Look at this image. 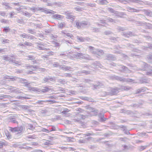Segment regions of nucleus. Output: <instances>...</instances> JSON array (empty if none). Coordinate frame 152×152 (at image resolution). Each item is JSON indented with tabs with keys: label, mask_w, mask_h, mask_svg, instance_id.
I'll return each instance as SVG.
<instances>
[{
	"label": "nucleus",
	"mask_w": 152,
	"mask_h": 152,
	"mask_svg": "<svg viewBox=\"0 0 152 152\" xmlns=\"http://www.w3.org/2000/svg\"><path fill=\"white\" fill-rule=\"evenodd\" d=\"M141 70L146 71V75H152V66L145 63H143L142 65Z\"/></svg>",
	"instance_id": "1"
},
{
	"label": "nucleus",
	"mask_w": 152,
	"mask_h": 152,
	"mask_svg": "<svg viewBox=\"0 0 152 152\" xmlns=\"http://www.w3.org/2000/svg\"><path fill=\"white\" fill-rule=\"evenodd\" d=\"M109 79L112 80H116L118 81L124 82H132L133 80L132 79L129 78H125L115 75H113L109 77Z\"/></svg>",
	"instance_id": "2"
},
{
	"label": "nucleus",
	"mask_w": 152,
	"mask_h": 152,
	"mask_svg": "<svg viewBox=\"0 0 152 152\" xmlns=\"http://www.w3.org/2000/svg\"><path fill=\"white\" fill-rule=\"evenodd\" d=\"M28 89L32 91H34L36 93L39 94L43 92L45 93L50 90V89L47 87H45L43 89H39L37 88H34L31 86H28Z\"/></svg>",
	"instance_id": "3"
},
{
	"label": "nucleus",
	"mask_w": 152,
	"mask_h": 152,
	"mask_svg": "<svg viewBox=\"0 0 152 152\" xmlns=\"http://www.w3.org/2000/svg\"><path fill=\"white\" fill-rule=\"evenodd\" d=\"M90 25L89 22L85 21L81 22L77 21L76 23V27L79 29L88 27Z\"/></svg>",
	"instance_id": "4"
},
{
	"label": "nucleus",
	"mask_w": 152,
	"mask_h": 152,
	"mask_svg": "<svg viewBox=\"0 0 152 152\" xmlns=\"http://www.w3.org/2000/svg\"><path fill=\"white\" fill-rule=\"evenodd\" d=\"M118 66L119 67L117 68L119 71L122 72H126L129 73L131 72V71L126 66L122 65H118Z\"/></svg>",
	"instance_id": "5"
},
{
	"label": "nucleus",
	"mask_w": 152,
	"mask_h": 152,
	"mask_svg": "<svg viewBox=\"0 0 152 152\" xmlns=\"http://www.w3.org/2000/svg\"><path fill=\"white\" fill-rule=\"evenodd\" d=\"M141 50L136 49H133L132 50V52L130 54L129 56H131L134 57H135L137 58H140L141 56L137 53H141Z\"/></svg>",
	"instance_id": "6"
},
{
	"label": "nucleus",
	"mask_w": 152,
	"mask_h": 152,
	"mask_svg": "<svg viewBox=\"0 0 152 152\" xmlns=\"http://www.w3.org/2000/svg\"><path fill=\"white\" fill-rule=\"evenodd\" d=\"M56 130L55 126H49L47 127V129L42 128L41 131L43 132H45L47 133H49L52 131Z\"/></svg>",
	"instance_id": "7"
},
{
	"label": "nucleus",
	"mask_w": 152,
	"mask_h": 152,
	"mask_svg": "<svg viewBox=\"0 0 152 152\" xmlns=\"http://www.w3.org/2000/svg\"><path fill=\"white\" fill-rule=\"evenodd\" d=\"M110 91L109 94L111 96L116 95L119 92V91H118V87H115L114 88H110Z\"/></svg>",
	"instance_id": "8"
},
{
	"label": "nucleus",
	"mask_w": 152,
	"mask_h": 152,
	"mask_svg": "<svg viewBox=\"0 0 152 152\" xmlns=\"http://www.w3.org/2000/svg\"><path fill=\"white\" fill-rule=\"evenodd\" d=\"M118 91H128L130 90L131 88L128 86H124L120 85L118 88Z\"/></svg>",
	"instance_id": "9"
},
{
	"label": "nucleus",
	"mask_w": 152,
	"mask_h": 152,
	"mask_svg": "<svg viewBox=\"0 0 152 152\" xmlns=\"http://www.w3.org/2000/svg\"><path fill=\"white\" fill-rule=\"evenodd\" d=\"M105 59L108 60L115 61L116 59V58L113 54H107L105 56Z\"/></svg>",
	"instance_id": "10"
},
{
	"label": "nucleus",
	"mask_w": 152,
	"mask_h": 152,
	"mask_svg": "<svg viewBox=\"0 0 152 152\" xmlns=\"http://www.w3.org/2000/svg\"><path fill=\"white\" fill-rule=\"evenodd\" d=\"M58 56H61L63 58L66 59L69 56V53H67L66 52H61L58 54Z\"/></svg>",
	"instance_id": "11"
},
{
	"label": "nucleus",
	"mask_w": 152,
	"mask_h": 152,
	"mask_svg": "<svg viewBox=\"0 0 152 152\" xmlns=\"http://www.w3.org/2000/svg\"><path fill=\"white\" fill-rule=\"evenodd\" d=\"M36 44H37V48L39 50H47L48 49L44 47L45 45L43 43H37Z\"/></svg>",
	"instance_id": "12"
},
{
	"label": "nucleus",
	"mask_w": 152,
	"mask_h": 152,
	"mask_svg": "<svg viewBox=\"0 0 152 152\" xmlns=\"http://www.w3.org/2000/svg\"><path fill=\"white\" fill-rule=\"evenodd\" d=\"M79 56H78V58H84L86 59H90L89 56L87 54L79 53Z\"/></svg>",
	"instance_id": "13"
},
{
	"label": "nucleus",
	"mask_w": 152,
	"mask_h": 152,
	"mask_svg": "<svg viewBox=\"0 0 152 152\" xmlns=\"http://www.w3.org/2000/svg\"><path fill=\"white\" fill-rule=\"evenodd\" d=\"M3 59L6 61H9L10 62H15V60L14 57H11V58L8 57L7 56H3Z\"/></svg>",
	"instance_id": "14"
},
{
	"label": "nucleus",
	"mask_w": 152,
	"mask_h": 152,
	"mask_svg": "<svg viewBox=\"0 0 152 152\" xmlns=\"http://www.w3.org/2000/svg\"><path fill=\"white\" fill-rule=\"evenodd\" d=\"M65 15L66 16V18L68 19H70L71 20H74L75 18V16L71 15V13L65 12L64 13Z\"/></svg>",
	"instance_id": "15"
},
{
	"label": "nucleus",
	"mask_w": 152,
	"mask_h": 152,
	"mask_svg": "<svg viewBox=\"0 0 152 152\" xmlns=\"http://www.w3.org/2000/svg\"><path fill=\"white\" fill-rule=\"evenodd\" d=\"M47 101L45 100H38L35 103V104H38V106L40 107H42L43 106L42 105H44L45 103L47 102Z\"/></svg>",
	"instance_id": "16"
},
{
	"label": "nucleus",
	"mask_w": 152,
	"mask_h": 152,
	"mask_svg": "<svg viewBox=\"0 0 152 152\" xmlns=\"http://www.w3.org/2000/svg\"><path fill=\"white\" fill-rule=\"evenodd\" d=\"M93 54H96L99 56H101L104 53L103 51L101 50H96L95 51L93 52Z\"/></svg>",
	"instance_id": "17"
},
{
	"label": "nucleus",
	"mask_w": 152,
	"mask_h": 152,
	"mask_svg": "<svg viewBox=\"0 0 152 152\" xmlns=\"http://www.w3.org/2000/svg\"><path fill=\"white\" fill-rule=\"evenodd\" d=\"M114 14L116 16L120 18H122L123 16L126 15V14L124 12H118L117 11H116Z\"/></svg>",
	"instance_id": "18"
},
{
	"label": "nucleus",
	"mask_w": 152,
	"mask_h": 152,
	"mask_svg": "<svg viewBox=\"0 0 152 152\" xmlns=\"http://www.w3.org/2000/svg\"><path fill=\"white\" fill-rule=\"evenodd\" d=\"M140 10H137L130 7H127V11L131 12H138Z\"/></svg>",
	"instance_id": "19"
},
{
	"label": "nucleus",
	"mask_w": 152,
	"mask_h": 152,
	"mask_svg": "<svg viewBox=\"0 0 152 152\" xmlns=\"http://www.w3.org/2000/svg\"><path fill=\"white\" fill-rule=\"evenodd\" d=\"M9 131L13 133H15L17 132H18V133H17V134H18L19 133L18 132L19 131V128L18 127L14 128L10 127Z\"/></svg>",
	"instance_id": "20"
},
{
	"label": "nucleus",
	"mask_w": 152,
	"mask_h": 152,
	"mask_svg": "<svg viewBox=\"0 0 152 152\" xmlns=\"http://www.w3.org/2000/svg\"><path fill=\"white\" fill-rule=\"evenodd\" d=\"M122 35L125 37H127L134 36V34L130 31L126 33H123Z\"/></svg>",
	"instance_id": "21"
},
{
	"label": "nucleus",
	"mask_w": 152,
	"mask_h": 152,
	"mask_svg": "<svg viewBox=\"0 0 152 152\" xmlns=\"http://www.w3.org/2000/svg\"><path fill=\"white\" fill-rule=\"evenodd\" d=\"M20 83H23L25 86H29L30 83H28L27 80L22 78H20Z\"/></svg>",
	"instance_id": "22"
},
{
	"label": "nucleus",
	"mask_w": 152,
	"mask_h": 152,
	"mask_svg": "<svg viewBox=\"0 0 152 152\" xmlns=\"http://www.w3.org/2000/svg\"><path fill=\"white\" fill-rule=\"evenodd\" d=\"M97 2L98 4L101 5L107 4L109 3L106 0H97Z\"/></svg>",
	"instance_id": "23"
},
{
	"label": "nucleus",
	"mask_w": 152,
	"mask_h": 152,
	"mask_svg": "<svg viewBox=\"0 0 152 152\" xmlns=\"http://www.w3.org/2000/svg\"><path fill=\"white\" fill-rule=\"evenodd\" d=\"M27 57L28 58V60H30L32 61V62L34 63L33 64H34V63H37V61L35 59V58L33 56L31 55H29L27 56Z\"/></svg>",
	"instance_id": "24"
},
{
	"label": "nucleus",
	"mask_w": 152,
	"mask_h": 152,
	"mask_svg": "<svg viewBox=\"0 0 152 152\" xmlns=\"http://www.w3.org/2000/svg\"><path fill=\"white\" fill-rule=\"evenodd\" d=\"M138 1L136 0H125L123 4H130L131 3H137Z\"/></svg>",
	"instance_id": "25"
},
{
	"label": "nucleus",
	"mask_w": 152,
	"mask_h": 152,
	"mask_svg": "<svg viewBox=\"0 0 152 152\" xmlns=\"http://www.w3.org/2000/svg\"><path fill=\"white\" fill-rule=\"evenodd\" d=\"M30 107L28 105H20V108L23 110H28L29 109Z\"/></svg>",
	"instance_id": "26"
},
{
	"label": "nucleus",
	"mask_w": 152,
	"mask_h": 152,
	"mask_svg": "<svg viewBox=\"0 0 152 152\" xmlns=\"http://www.w3.org/2000/svg\"><path fill=\"white\" fill-rule=\"evenodd\" d=\"M99 116L100 118V121H103L106 120V118H104V114L103 113H99Z\"/></svg>",
	"instance_id": "27"
},
{
	"label": "nucleus",
	"mask_w": 152,
	"mask_h": 152,
	"mask_svg": "<svg viewBox=\"0 0 152 152\" xmlns=\"http://www.w3.org/2000/svg\"><path fill=\"white\" fill-rule=\"evenodd\" d=\"M62 33L64 34V37L66 36L71 38L73 37V36L69 33L63 31H62Z\"/></svg>",
	"instance_id": "28"
},
{
	"label": "nucleus",
	"mask_w": 152,
	"mask_h": 152,
	"mask_svg": "<svg viewBox=\"0 0 152 152\" xmlns=\"http://www.w3.org/2000/svg\"><path fill=\"white\" fill-rule=\"evenodd\" d=\"M53 66L56 67H59L60 69L63 68L62 65H60L57 62H54L53 64Z\"/></svg>",
	"instance_id": "29"
},
{
	"label": "nucleus",
	"mask_w": 152,
	"mask_h": 152,
	"mask_svg": "<svg viewBox=\"0 0 152 152\" xmlns=\"http://www.w3.org/2000/svg\"><path fill=\"white\" fill-rule=\"evenodd\" d=\"M53 17L54 18L57 19H62L64 18L63 16L58 14H55L53 16Z\"/></svg>",
	"instance_id": "30"
},
{
	"label": "nucleus",
	"mask_w": 152,
	"mask_h": 152,
	"mask_svg": "<svg viewBox=\"0 0 152 152\" xmlns=\"http://www.w3.org/2000/svg\"><path fill=\"white\" fill-rule=\"evenodd\" d=\"M145 14L147 16H151L152 15V12L150 10H144Z\"/></svg>",
	"instance_id": "31"
},
{
	"label": "nucleus",
	"mask_w": 152,
	"mask_h": 152,
	"mask_svg": "<svg viewBox=\"0 0 152 152\" xmlns=\"http://www.w3.org/2000/svg\"><path fill=\"white\" fill-rule=\"evenodd\" d=\"M86 118V116L82 115L80 114H78L77 116V118L78 119H84Z\"/></svg>",
	"instance_id": "32"
},
{
	"label": "nucleus",
	"mask_w": 152,
	"mask_h": 152,
	"mask_svg": "<svg viewBox=\"0 0 152 152\" xmlns=\"http://www.w3.org/2000/svg\"><path fill=\"white\" fill-rule=\"evenodd\" d=\"M62 67L63 68H61V69H62L63 70L64 69L65 71H67L69 70V71H70L71 70L70 69H72L71 67L70 66H65L64 65H62Z\"/></svg>",
	"instance_id": "33"
},
{
	"label": "nucleus",
	"mask_w": 152,
	"mask_h": 152,
	"mask_svg": "<svg viewBox=\"0 0 152 152\" xmlns=\"http://www.w3.org/2000/svg\"><path fill=\"white\" fill-rule=\"evenodd\" d=\"M93 64L98 67L101 68L102 66V65L99 62V61H95L93 63Z\"/></svg>",
	"instance_id": "34"
},
{
	"label": "nucleus",
	"mask_w": 152,
	"mask_h": 152,
	"mask_svg": "<svg viewBox=\"0 0 152 152\" xmlns=\"http://www.w3.org/2000/svg\"><path fill=\"white\" fill-rule=\"evenodd\" d=\"M146 90V88H141L137 90L136 93H139L142 92H143Z\"/></svg>",
	"instance_id": "35"
},
{
	"label": "nucleus",
	"mask_w": 152,
	"mask_h": 152,
	"mask_svg": "<svg viewBox=\"0 0 152 152\" xmlns=\"http://www.w3.org/2000/svg\"><path fill=\"white\" fill-rule=\"evenodd\" d=\"M26 138L28 139H35L37 138V136L34 134L32 135L27 136Z\"/></svg>",
	"instance_id": "36"
},
{
	"label": "nucleus",
	"mask_w": 152,
	"mask_h": 152,
	"mask_svg": "<svg viewBox=\"0 0 152 152\" xmlns=\"http://www.w3.org/2000/svg\"><path fill=\"white\" fill-rule=\"evenodd\" d=\"M61 76L62 77H72V75L71 74L69 73H64L62 75H61Z\"/></svg>",
	"instance_id": "37"
},
{
	"label": "nucleus",
	"mask_w": 152,
	"mask_h": 152,
	"mask_svg": "<svg viewBox=\"0 0 152 152\" xmlns=\"http://www.w3.org/2000/svg\"><path fill=\"white\" fill-rule=\"evenodd\" d=\"M69 111L68 109L67 108L65 109L64 110L61 112V113L64 116H66V115L67 114V112H68Z\"/></svg>",
	"instance_id": "38"
},
{
	"label": "nucleus",
	"mask_w": 152,
	"mask_h": 152,
	"mask_svg": "<svg viewBox=\"0 0 152 152\" xmlns=\"http://www.w3.org/2000/svg\"><path fill=\"white\" fill-rule=\"evenodd\" d=\"M105 19H106L109 22H112L113 23H115V20L114 19H112L111 18H110L109 17L107 18L106 19L105 18Z\"/></svg>",
	"instance_id": "39"
},
{
	"label": "nucleus",
	"mask_w": 152,
	"mask_h": 152,
	"mask_svg": "<svg viewBox=\"0 0 152 152\" xmlns=\"http://www.w3.org/2000/svg\"><path fill=\"white\" fill-rule=\"evenodd\" d=\"M9 96L8 95L3 94L0 96V100H4V99L8 98Z\"/></svg>",
	"instance_id": "40"
},
{
	"label": "nucleus",
	"mask_w": 152,
	"mask_h": 152,
	"mask_svg": "<svg viewBox=\"0 0 152 152\" xmlns=\"http://www.w3.org/2000/svg\"><path fill=\"white\" fill-rule=\"evenodd\" d=\"M146 23L145 22L143 23L140 21H137L136 24L138 26H142L143 25H145Z\"/></svg>",
	"instance_id": "41"
},
{
	"label": "nucleus",
	"mask_w": 152,
	"mask_h": 152,
	"mask_svg": "<svg viewBox=\"0 0 152 152\" xmlns=\"http://www.w3.org/2000/svg\"><path fill=\"white\" fill-rule=\"evenodd\" d=\"M65 25V24L64 23H58V27L59 28H62Z\"/></svg>",
	"instance_id": "42"
},
{
	"label": "nucleus",
	"mask_w": 152,
	"mask_h": 152,
	"mask_svg": "<svg viewBox=\"0 0 152 152\" xmlns=\"http://www.w3.org/2000/svg\"><path fill=\"white\" fill-rule=\"evenodd\" d=\"M126 65L130 67H132L133 68V69H134L136 70H138L137 69V68L136 67V66L132 64H129V63H127L126 64Z\"/></svg>",
	"instance_id": "43"
},
{
	"label": "nucleus",
	"mask_w": 152,
	"mask_h": 152,
	"mask_svg": "<svg viewBox=\"0 0 152 152\" xmlns=\"http://www.w3.org/2000/svg\"><path fill=\"white\" fill-rule=\"evenodd\" d=\"M19 98H20V99H30V98L29 97V96L28 95H25V96H20Z\"/></svg>",
	"instance_id": "44"
},
{
	"label": "nucleus",
	"mask_w": 152,
	"mask_h": 152,
	"mask_svg": "<svg viewBox=\"0 0 152 152\" xmlns=\"http://www.w3.org/2000/svg\"><path fill=\"white\" fill-rule=\"evenodd\" d=\"M10 29H11L9 27H6L4 28L3 31L6 33H7V32L10 31Z\"/></svg>",
	"instance_id": "45"
},
{
	"label": "nucleus",
	"mask_w": 152,
	"mask_h": 152,
	"mask_svg": "<svg viewBox=\"0 0 152 152\" xmlns=\"http://www.w3.org/2000/svg\"><path fill=\"white\" fill-rule=\"evenodd\" d=\"M128 140V138L126 137H124L123 138L122 137H119L118 138V140H120L121 141H123L124 142H125L126 141Z\"/></svg>",
	"instance_id": "46"
},
{
	"label": "nucleus",
	"mask_w": 152,
	"mask_h": 152,
	"mask_svg": "<svg viewBox=\"0 0 152 152\" xmlns=\"http://www.w3.org/2000/svg\"><path fill=\"white\" fill-rule=\"evenodd\" d=\"M147 58L149 61L150 62H152V53L151 54H150L149 55L148 57H147Z\"/></svg>",
	"instance_id": "47"
},
{
	"label": "nucleus",
	"mask_w": 152,
	"mask_h": 152,
	"mask_svg": "<svg viewBox=\"0 0 152 152\" xmlns=\"http://www.w3.org/2000/svg\"><path fill=\"white\" fill-rule=\"evenodd\" d=\"M28 32L29 33H30L32 34H35L36 33V32L35 31V30L32 29H29L28 30Z\"/></svg>",
	"instance_id": "48"
},
{
	"label": "nucleus",
	"mask_w": 152,
	"mask_h": 152,
	"mask_svg": "<svg viewBox=\"0 0 152 152\" xmlns=\"http://www.w3.org/2000/svg\"><path fill=\"white\" fill-rule=\"evenodd\" d=\"M107 10L110 12L113 13L114 14H115V12H116V10H114L113 9L110 7L108 8L107 9Z\"/></svg>",
	"instance_id": "49"
},
{
	"label": "nucleus",
	"mask_w": 152,
	"mask_h": 152,
	"mask_svg": "<svg viewBox=\"0 0 152 152\" xmlns=\"http://www.w3.org/2000/svg\"><path fill=\"white\" fill-rule=\"evenodd\" d=\"M81 73H83L85 74L86 75L90 74V72L89 71L82 70L80 72Z\"/></svg>",
	"instance_id": "50"
},
{
	"label": "nucleus",
	"mask_w": 152,
	"mask_h": 152,
	"mask_svg": "<svg viewBox=\"0 0 152 152\" xmlns=\"http://www.w3.org/2000/svg\"><path fill=\"white\" fill-rule=\"evenodd\" d=\"M77 39L79 40L80 42H84L86 39L85 38H84L82 37L77 36Z\"/></svg>",
	"instance_id": "51"
},
{
	"label": "nucleus",
	"mask_w": 152,
	"mask_h": 152,
	"mask_svg": "<svg viewBox=\"0 0 152 152\" xmlns=\"http://www.w3.org/2000/svg\"><path fill=\"white\" fill-rule=\"evenodd\" d=\"M5 135L6 136L7 138L8 139H11L12 137L11 135L8 132H5Z\"/></svg>",
	"instance_id": "52"
},
{
	"label": "nucleus",
	"mask_w": 152,
	"mask_h": 152,
	"mask_svg": "<svg viewBox=\"0 0 152 152\" xmlns=\"http://www.w3.org/2000/svg\"><path fill=\"white\" fill-rule=\"evenodd\" d=\"M88 48L89 49L90 52L92 53H93V52L95 51V50H96L94 47H92L90 46H88Z\"/></svg>",
	"instance_id": "53"
},
{
	"label": "nucleus",
	"mask_w": 152,
	"mask_h": 152,
	"mask_svg": "<svg viewBox=\"0 0 152 152\" xmlns=\"http://www.w3.org/2000/svg\"><path fill=\"white\" fill-rule=\"evenodd\" d=\"M31 43L26 42L23 43V44H22L21 43L20 44V45H27L28 46H31Z\"/></svg>",
	"instance_id": "54"
},
{
	"label": "nucleus",
	"mask_w": 152,
	"mask_h": 152,
	"mask_svg": "<svg viewBox=\"0 0 152 152\" xmlns=\"http://www.w3.org/2000/svg\"><path fill=\"white\" fill-rule=\"evenodd\" d=\"M26 67L27 68H33L34 69H37V67L36 66H34L33 65H28L26 66Z\"/></svg>",
	"instance_id": "55"
},
{
	"label": "nucleus",
	"mask_w": 152,
	"mask_h": 152,
	"mask_svg": "<svg viewBox=\"0 0 152 152\" xmlns=\"http://www.w3.org/2000/svg\"><path fill=\"white\" fill-rule=\"evenodd\" d=\"M96 4L95 3H88L87 4V6L91 7H95L96 6Z\"/></svg>",
	"instance_id": "56"
},
{
	"label": "nucleus",
	"mask_w": 152,
	"mask_h": 152,
	"mask_svg": "<svg viewBox=\"0 0 152 152\" xmlns=\"http://www.w3.org/2000/svg\"><path fill=\"white\" fill-rule=\"evenodd\" d=\"M23 15L28 17H30L31 15V13H29L27 12H25L23 13Z\"/></svg>",
	"instance_id": "57"
},
{
	"label": "nucleus",
	"mask_w": 152,
	"mask_h": 152,
	"mask_svg": "<svg viewBox=\"0 0 152 152\" xmlns=\"http://www.w3.org/2000/svg\"><path fill=\"white\" fill-rule=\"evenodd\" d=\"M0 21L2 23H8L9 21L8 20H6L5 19H2L0 20Z\"/></svg>",
	"instance_id": "58"
},
{
	"label": "nucleus",
	"mask_w": 152,
	"mask_h": 152,
	"mask_svg": "<svg viewBox=\"0 0 152 152\" xmlns=\"http://www.w3.org/2000/svg\"><path fill=\"white\" fill-rule=\"evenodd\" d=\"M75 10L77 11H82L83 10V9L82 8H81L80 7H75L74 9Z\"/></svg>",
	"instance_id": "59"
},
{
	"label": "nucleus",
	"mask_w": 152,
	"mask_h": 152,
	"mask_svg": "<svg viewBox=\"0 0 152 152\" xmlns=\"http://www.w3.org/2000/svg\"><path fill=\"white\" fill-rule=\"evenodd\" d=\"M28 129L32 130L33 129H34V127L31 124H28Z\"/></svg>",
	"instance_id": "60"
},
{
	"label": "nucleus",
	"mask_w": 152,
	"mask_h": 152,
	"mask_svg": "<svg viewBox=\"0 0 152 152\" xmlns=\"http://www.w3.org/2000/svg\"><path fill=\"white\" fill-rule=\"evenodd\" d=\"M119 127L122 128V131L124 132L126 129V127L122 125L119 126Z\"/></svg>",
	"instance_id": "61"
},
{
	"label": "nucleus",
	"mask_w": 152,
	"mask_h": 152,
	"mask_svg": "<svg viewBox=\"0 0 152 152\" xmlns=\"http://www.w3.org/2000/svg\"><path fill=\"white\" fill-rule=\"evenodd\" d=\"M92 30L93 32H98L99 31V29L97 28H93Z\"/></svg>",
	"instance_id": "62"
},
{
	"label": "nucleus",
	"mask_w": 152,
	"mask_h": 152,
	"mask_svg": "<svg viewBox=\"0 0 152 152\" xmlns=\"http://www.w3.org/2000/svg\"><path fill=\"white\" fill-rule=\"evenodd\" d=\"M145 133L144 132H142L141 133H138V134L140 136L143 137L145 135Z\"/></svg>",
	"instance_id": "63"
},
{
	"label": "nucleus",
	"mask_w": 152,
	"mask_h": 152,
	"mask_svg": "<svg viewBox=\"0 0 152 152\" xmlns=\"http://www.w3.org/2000/svg\"><path fill=\"white\" fill-rule=\"evenodd\" d=\"M48 112V111L46 110H42L41 111V113L42 114H45L46 113Z\"/></svg>",
	"instance_id": "64"
}]
</instances>
